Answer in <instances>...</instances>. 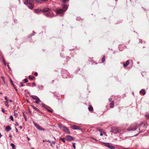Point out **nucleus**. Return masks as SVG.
Instances as JSON below:
<instances>
[{"mask_svg": "<svg viewBox=\"0 0 149 149\" xmlns=\"http://www.w3.org/2000/svg\"><path fill=\"white\" fill-rule=\"evenodd\" d=\"M47 141V142H49V143H51V141H49V140H47V141Z\"/></svg>", "mask_w": 149, "mask_h": 149, "instance_id": "680f3d73", "label": "nucleus"}, {"mask_svg": "<svg viewBox=\"0 0 149 149\" xmlns=\"http://www.w3.org/2000/svg\"><path fill=\"white\" fill-rule=\"evenodd\" d=\"M37 101H35V103H37V104H38L39 103V102H41V100L39 99V100H36Z\"/></svg>", "mask_w": 149, "mask_h": 149, "instance_id": "c756f323", "label": "nucleus"}, {"mask_svg": "<svg viewBox=\"0 0 149 149\" xmlns=\"http://www.w3.org/2000/svg\"><path fill=\"white\" fill-rule=\"evenodd\" d=\"M75 143H72V146L75 149V148L76 146H75Z\"/></svg>", "mask_w": 149, "mask_h": 149, "instance_id": "4c0bfd02", "label": "nucleus"}, {"mask_svg": "<svg viewBox=\"0 0 149 149\" xmlns=\"http://www.w3.org/2000/svg\"><path fill=\"white\" fill-rule=\"evenodd\" d=\"M10 118L12 120V121H14L13 117L11 115L10 116Z\"/></svg>", "mask_w": 149, "mask_h": 149, "instance_id": "7c9ffc66", "label": "nucleus"}, {"mask_svg": "<svg viewBox=\"0 0 149 149\" xmlns=\"http://www.w3.org/2000/svg\"><path fill=\"white\" fill-rule=\"evenodd\" d=\"M36 2L37 3H40L42 1V0H35Z\"/></svg>", "mask_w": 149, "mask_h": 149, "instance_id": "393cba45", "label": "nucleus"}, {"mask_svg": "<svg viewBox=\"0 0 149 149\" xmlns=\"http://www.w3.org/2000/svg\"><path fill=\"white\" fill-rule=\"evenodd\" d=\"M10 82H11V84L13 86H14V84H13V81H12V80L10 79Z\"/></svg>", "mask_w": 149, "mask_h": 149, "instance_id": "f704fd0d", "label": "nucleus"}, {"mask_svg": "<svg viewBox=\"0 0 149 149\" xmlns=\"http://www.w3.org/2000/svg\"><path fill=\"white\" fill-rule=\"evenodd\" d=\"M52 12L51 11H50V12H48V13L45 14V15L48 17H53L54 15H52Z\"/></svg>", "mask_w": 149, "mask_h": 149, "instance_id": "0eeeda50", "label": "nucleus"}, {"mask_svg": "<svg viewBox=\"0 0 149 149\" xmlns=\"http://www.w3.org/2000/svg\"><path fill=\"white\" fill-rule=\"evenodd\" d=\"M88 110L89 111H92L93 110V108L91 106H90L88 107Z\"/></svg>", "mask_w": 149, "mask_h": 149, "instance_id": "6ab92c4d", "label": "nucleus"}, {"mask_svg": "<svg viewBox=\"0 0 149 149\" xmlns=\"http://www.w3.org/2000/svg\"><path fill=\"white\" fill-rule=\"evenodd\" d=\"M7 66H8V68L9 69H10V67H9V65H8Z\"/></svg>", "mask_w": 149, "mask_h": 149, "instance_id": "e2e57ef3", "label": "nucleus"}, {"mask_svg": "<svg viewBox=\"0 0 149 149\" xmlns=\"http://www.w3.org/2000/svg\"><path fill=\"white\" fill-rule=\"evenodd\" d=\"M35 0H30L29 1V2H30L31 3L33 2Z\"/></svg>", "mask_w": 149, "mask_h": 149, "instance_id": "79ce46f5", "label": "nucleus"}, {"mask_svg": "<svg viewBox=\"0 0 149 149\" xmlns=\"http://www.w3.org/2000/svg\"><path fill=\"white\" fill-rule=\"evenodd\" d=\"M17 115V113H15V114H14V116H16Z\"/></svg>", "mask_w": 149, "mask_h": 149, "instance_id": "13d9d810", "label": "nucleus"}, {"mask_svg": "<svg viewBox=\"0 0 149 149\" xmlns=\"http://www.w3.org/2000/svg\"><path fill=\"white\" fill-rule=\"evenodd\" d=\"M129 64V61H126L125 63L123 64V66L124 67H125L128 66Z\"/></svg>", "mask_w": 149, "mask_h": 149, "instance_id": "ddd939ff", "label": "nucleus"}, {"mask_svg": "<svg viewBox=\"0 0 149 149\" xmlns=\"http://www.w3.org/2000/svg\"><path fill=\"white\" fill-rule=\"evenodd\" d=\"M117 130L116 132H115V133H117L118 132H121V131L120 130H118V129H116Z\"/></svg>", "mask_w": 149, "mask_h": 149, "instance_id": "473e14b6", "label": "nucleus"}, {"mask_svg": "<svg viewBox=\"0 0 149 149\" xmlns=\"http://www.w3.org/2000/svg\"><path fill=\"white\" fill-rule=\"evenodd\" d=\"M110 149H115V147L113 146H112V145H110L109 147H108Z\"/></svg>", "mask_w": 149, "mask_h": 149, "instance_id": "412c9836", "label": "nucleus"}, {"mask_svg": "<svg viewBox=\"0 0 149 149\" xmlns=\"http://www.w3.org/2000/svg\"><path fill=\"white\" fill-rule=\"evenodd\" d=\"M60 140L63 141L64 143L65 142V139L64 138H60Z\"/></svg>", "mask_w": 149, "mask_h": 149, "instance_id": "cd10ccee", "label": "nucleus"}, {"mask_svg": "<svg viewBox=\"0 0 149 149\" xmlns=\"http://www.w3.org/2000/svg\"><path fill=\"white\" fill-rule=\"evenodd\" d=\"M1 111L3 113H4L5 112V110L3 108L1 109Z\"/></svg>", "mask_w": 149, "mask_h": 149, "instance_id": "49530a36", "label": "nucleus"}, {"mask_svg": "<svg viewBox=\"0 0 149 149\" xmlns=\"http://www.w3.org/2000/svg\"><path fill=\"white\" fill-rule=\"evenodd\" d=\"M139 93H142L143 95H144L146 94L145 91L144 89H142V90H141Z\"/></svg>", "mask_w": 149, "mask_h": 149, "instance_id": "4468645a", "label": "nucleus"}, {"mask_svg": "<svg viewBox=\"0 0 149 149\" xmlns=\"http://www.w3.org/2000/svg\"><path fill=\"white\" fill-rule=\"evenodd\" d=\"M32 107L36 110L37 111H39L40 110L37 108V107H34L33 106H32Z\"/></svg>", "mask_w": 149, "mask_h": 149, "instance_id": "a211bd4d", "label": "nucleus"}, {"mask_svg": "<svg viewBox=\"0 0 149 149\" xmlns=\"http://www.w3.org/2000/svg\"><path fill=\"white\" fill-rule=\"evenodd\" d=\"M37 86H38V88L39 89H40L42 90L43 89L44 87L42 85H37Z\"/></svg>", "mask_w": 149, "mask_h": 149, "instance_id": "2eb2a0df", "label": "nucleus"}, {"mask_svg": "<svg viewBox=\"0 0 149 149\" xmlns=\"http://www.w3.org/2000/svg\"><path fill=\"white\" fill-rule=\"evenodd\" d=\"M9 137H10V138H11V137H12V135H11V134H10L9 135Z\"/></svg>", "mask_w": 149, "mask_h": 149, "instance_id": "603ef678", "label": "nucleus"}, {"mask_svg": "<svg viewBox=\"0 0 149 149\" xmlns=\"http://www.w3.org/2000/svg\"><path fill=\"white\" fill-rule=\"evenodd\" d=\"M63 131H64L65 133L68 134H70V132L69 130V129L66 127H63Z\"/></svg>", "mask_w": 149, "mask_h": 149, "instance_id": "423d86ee", "label": "nucleus"}, {"mask_svg": "<svg viewBox=\"0 0 149 149\" xmlns=\"http://www.w3.org/2000/svg\"><path fill=\"white\" fill-rule=\"evenodd\" d=\"M48 107L46 108V109L47 110V111L49 112H52L53 110H50L48 109Z\"/></svg>", "mask_w": 149, "mask_h": 149, "instance_id": "bb28decb", "label": "nucleus"}, {"mask_svg": "<svg viewBox=\"0 0 149 149\" xmlns=\"http://www.w3.org/2000/svg\"><path fill=\"white\" fill-rule=\"evenodd\" d=\"M58 127L61 130H63V127H65L61 125L60 124H58Z\"/></svg>", "mask_w": 149, "mask_h": 149, "instance_id": "dca6fc26", "label": "nucleus"}, {"mask_svg": "<svg viewBox=\"0 0 149 149\" xmlns=\"http://www.w3.org/2000/svg\"><path fill=\"white\" fill-rule=\"evenodd\" d=\"M35 13L37 14H39L41 13L42 11L41 10L36 9L35 10Z\"/></svg>", "mask_w": 149, "mask_h": 149, "instance_id": "f8f14e48", "label": "nucleus"}, {"mask_svg": "<svg viewBox=\"0 0 149 149\" xmlns=\"http://www.w3.org/2000/svg\"><path fill=\"white\" fill-rule=\"evenodd\" d=\"M23 86V85L22 82H21V86Z\"/></svg>", "mask_w": 149, "mask_h": 149, "instance_id": "3c124183", "label": "nucleus"}, {"mask_svg": "<svg viewBox=\"0 0 149 149\" xmlns=\"http://www.w3.org/2000/svg\"><path fill=\"white\" fill-rule=\"evenodd\" d=\"M19 128L21 129H22V126H20V127H19Z\"/></svg>", "mask_w": 149, "mask_h": 149, "instance_id": "338daca9", "label": "nucleus"}, {"mask_svg": "<svg viewBox=\"0 0 149 149\" xmlns=\"http://www.w3.org/2000/svg\"><path fill=\"white\" fill-rule=\"evenodd\" d=\"M62 76L63 77V78H65L67 77L66 76H65L64 75H63V73H62Z\"/></svg>", "mask_w": 149, "mask_h": 149, "instance_id": "ea45409f", "label": "nucleus"}, {"mask_svg": "<svg viewBox=\"0 0 149 149\" xmlns=\"http://www.w3.org/2000/svg\"><path fill=\"white\" fill-rule=\"evenodd\" d=\"M51 11L50 9L48 8H45L42 9V12L45 13L47 12H50V11Z\"/></svg>", "mask_w": 149, "mask_h": 149, "instance_id": "39448f33", "label": "nucleus"}, {"mask_svg": "<svg viewBox=\"0 0 149 149\" xmlns=\"http://www.w3.org/2000/svg\"><path fill=\"white\" fill-rule=\"evenodd\" d=\"M139 41H140V42L141 43H142V41L141 40H139Z\"/></svg>", "mask_w": 149, "mask_h": 149, "instance_id": "bf43d9fd", "label": "nucleus"}, {"mask_svg": "<svg viewBox=\"0 0 149 149\" xmlns=\"http://www.w3.org/2000/svg\"><path fill=\"white\" fill-rule=\"evenodd\" d=\"M76 19L77 20H80L81 19V18L80 17H77Z\"/></svg>", "mask_w": 149, "mask_h": 149, "instance_id": "58836bf2", "label": "nucleus"}, {"mask_svg": "<svg viewBox=\"0 0 149 149\" xmlns=\"http://www.w3.org/2000/svg\"><path fill=\"white\" fill-rule=\"evenodd\" d=\"M5 100H6V101H8V98H7V96H5Z\"/></svg>", "mask_w": 149, "mask_h": 149, "instance_id": "c03bdc74", "label": "nucleus"}, {"mask_svg": "<svg viewBox=\"0 0 149 149\" xmlns=\"http://www.w3.org/2000/svg\"><path fill=\"white\" fill-rule=\"evenodd\" d=\"M109 102H111L112 101V99L111 98H110L109 99Z\"/></svg>", "mask_w": 149, "mask_h": 149, "instance_id": "09e8293b", "label": "nucleus"}, {"mask_svg": "<svg viewBox=\"0 0 149 149\" xmlns=\"http://www.w3.org/2000/svg\"><path fill=\"white\" fill-rule=\"evenodd\" d=\"M63 9H56L54 11L58 14L63 15L64 13L67 10L68 6L66 5L63 4L62 5Z\"/></svg>", "mask_w": 149, "mask_h": 149, "instance_id": "f257e3e1", "label": "nucleus"}, {"mask_svg": "<svg viewBox=\"0 0 149 149\" xmlns=\"http://www.w3.org/2000/svg\"><path fill=\"white\" fill-rule=\"evenodd\" d=\"M11 129V128L10 126H8L5 128V131L7 132H9Z\"/></svg>", "mask_w": 149, "mask_h": 149, "instance_id": "9b49d317", "label": "nucleus"}, {"mask_svg": "<svg viewBox=\"0 0 149 149\" xmlns=\"http://www.w3.org/2000/svg\"><path fill=\"white\" fill-rule=\"evenodd\" d=\"M63 2L64 3H66L67 1H69V0H62Z\"/></svg>", "mask_w": 149, "mask_h": 149, "instance_id": "c9c22d12", "label": "nucleus"}, {"mask_svg": "<svg viewBox=\"0 0 149 149\" xmlns=\"http://www.w3.org/2000/svg\"><path fill=\"white\" fill-rule=\"evenodd\" d=\"M29 3V0H26L24 2V3L25 5H28Z\"/></svg>", "mask_w": 149, "mask_h": 149, "instance_id": "4be33fe9", "label": "nucleus"}, {"mask_svg": "<svg viewBox=\"0 0 149 149\" xmlns=\"http://www.w3.org/2000/svg\"><path fill=\"white\" fill-rule=\"evenodd\" d=\"M27 139L28 141H29L30 140V139L29 137H28L27 138Z\"/></svg>", "mask_w": 149, "mask_h": 149, "instance_id": "052dcab7", "label": "nucleus"}, {"mask_svg": "<svg viewBox=\"0 0 149 149\" xmlns=\"http://www.w3.org/2000/svg\"><path fill=\"white\" fill-rule=\"evenodd\" d=\"M138 127V125L136 123H134L131 125L130 127L127 129L128 131H135Z\"/></svg>", "mask_w": 149, "mask_h": 149, "instance_id": "f03ea898", "label": "nucleus"}, {"mask_svg": "<svg viewBox=\"0 0 149 149\" xmlns=\"http://www.w3.org/2000/svg\"><path fill=\"white\" fill-rule=\"evenodd\" d=\"M16 125H19L18 123L17 122H16Z\"/></svg>", "mask_w": 149, "mask_h": 149, "instance_id": "774afa93", "label": "nucleus"}, {"mask_svg": "<svg viewBox=\"0 0 149 149\" xmlns=\"http://www.w3.org/2000/svg\"><path fill=\"white\" fill-rule=\"evenodd\" d=\"M52 143H53L54 144H55V143L56 142H55V141H52Z\"/></svg>", "mask_w": 149, "mask_h": 149, "instance_id": "6e6d98bb", "label": "nucleus"}, {"mask_svg": "<svg viewBox=\"0 0 149 149\" xmlns=\"http://www.w3.org/2000/svg\"><path fill=\"white\" fill-rule=\"evenodd\" d=\"M42 107L43 108H45V109H46V108H47L48 107L46 105H45V104H44L43 103H42Z\"/></svg>", "mask_w": 149, "mask_h": 149, "instance_id": "aec40b11", "label": "nucleus"}, {"mask_svg": "<svg viewBox=\"0 0 149 149\" xmlns=\"http://www.w3.org/2000/svg\"><path fill=\"white\" fill-rule=\"evenodd\" d=\"M98 131H100L101 133L102 132V130L101 129H98Z\"/></svg>", "mask_w": 149, "mask_h": 149, "instance_id": "864d4df0", "label": "nucleus"}, {"mask_svg": "<svg viewBox=\"0 0 149 149\" xmlns=\"http://www.w3.org/2000/svg\"><path fill=\"white\" fill-rule=\"evenodd\" d=\"M1 78L3 81H4V77L2 76L1 77Z\"/></svg>", "mask_w": 149, "mask_h": 149, "instance_id": "a19ab883", "label": "nucleus"}, {"mask_svg": "<svg viewBox=\"0 0 149 149\" xmlns=\"http://www.w3.org/2000/svg\"><path fill=\"white\" fill-rule=\"evenodd\" d=\"M34 75L36 76H37L38 75V73L37 72H36L35 73H34Z\"/></svg>", "mask_w": 149, "mask_h": 149, "instance_id": "a18cd8bd", "label": "nucleus"}, {"mask_svg": "<svg viewBox=\"0 0 149 149\" xmlns=\"http://www.w3.org/2000/svg\"><path fill=\"white\" fill-rule=\"evenodd\" d=\"M123 149H130L129 148H125V147H123Z\"/></svg>", "mask_w": 149, "mask_h": 149, "instance_id": "4d7b16f0", "label": "nucleus"}, {"mask_svg": "<svg viewBox=\"0 0 149 149\" xmlns=\"http://www.w3.org/2000/svg\"><path fill=\"white\" fill-rule=\"evenodd\" d=\"M10 146H11L13 148H14L15 147V145L13 143H12L10 144Z\"/></svg>", "mask_w": 149, "mask_h": 149, "instance_id": "2f4dec72", "label": "nucleus"}, {"mask_svg": "<svg viewBox=\"0 0 149 149\" xmlns=\"http://www.w3.org/2000/svg\"><path fill=\"white\" fill-rule=\"evenodd\" d=\"M5 104L6 106L8 107H9V105L8 104V101H6L5 102Z\"/></svg>", "mask_w": 149, "mask_h": 149, "instance_id": "c85d7f7f", "label": "nucleus"}, {"mask_svg": "<svg viewBox=\"0 0 149 149\" xmlns=\"http://www.w3.org/2000/svg\"><path fill=\"white\" fill-rule=\"evenodd\" d=\"M114 107V102L113 101H112L110 104V107L111 108H113Z\"/></svg>", "mask_w": 149, "mask_h": 149, "instance_id": "f3484780", "label": "nucleus"}, {"mask_svg": "<svg viewBox=\"0 0 149 149\" xmlns=\"http://www.w3.org/2000/svg\"><path fill=\"white\" fill-rule=\"evenodd\" d=\"M28 81V80L26 78H25L24 79V82L25 83H26Z\"/></svg>", "mask_w": 149, "mask_h": 149, "instance_id": "e433bc0d", "label": "nucleus"}, {"mask_svg": "<svg viewBox=\"0 0 149 149\" xmlns=\"http://www.w3.org/2000/svg\"><path fill=\"white\" fill-rule=\"evenodd\" d=\"M103 135V134H102V132L100 134V135L101 136H102Z\"/></svg>", "mask_w": 149, "mask_h": 149, "instance_id": "69168bd1", "label": "nucleus"}, {"mask_svg": "<svg viewBox=\"0 0 149 149\" xmlns=\"http://www.w3.org/2000/svg\"><path fill=\"white\" fill-rule=\"evenodd\" d=\"M105 61V56H104L103 57L102 59V63H104Z\"/></svg>", "mask_w": 149, "mask_h": 149, "instance_id": "a878e982", "label": "nucleus"}, {"mask_svg": "<svg viewBox=\"0 0 149 149\" xmlns=\"http://www.w3.org/2000/svg\"><path fill=\"white\" fill-rule=\"evenodd\" d=\"M104 143L105 144V145H104L105 146H107L108 147H109V146L110 145V144L109 143Z\"/></svg>", "mask_w": 149, "mask_h": 149, "instance_id": "5701e85b", "label": "nucleus"}, {"mask_svg": "<svg viewBox=\"0 0 149 149\" xmlns=\"http://www.w3.org/2000/svg\"><path fill=\"white\" fill-rule=\"evenodd\" d=\"M35 33V32H34V31H33V34L32 35H31L30 36H33L34 35V34Z\"/></svg>", "mask_w": 149, "mask_h": 149, "instance_id": "8fccbe9b", "label": "nucleus"}, {"mask_svg": "<svg viewBox=\"0 0 149 149\" xmlns=\"http://www.w3.org/2000/svg\"><path fill=\"white\" fill-rule=\"evenodd\" d=\"M27 6L30 9H32L33 7V5L30 2H29L27 5Z\"/></svg>", "mask_w": 149, "mask_h": 149, "instance_id": "9d476101", "label": "nucleus"}, {"mask_svg": "<svg viewBox=\"0 0 149 149\" xmlns=\"http://www.w3.org/2000/svg\"><path fill=\"white\" fill-rule=\"evenodd\" d=\"M29 78L31 80H33L34 78L35 77L33 76H29Z\"/></svg>", "mask_w": 149, "mask_h": 149, "instance_id": "b1692460", "label": "nucleus"}, {"mask_svg": "<svg viewBox=\"0 0 149 149\" xmlns=\"http://www.w3.org/2000/svg\"><path fill=\"white\" fill-rule=\"evenodd\" d=\"M2 135H1V133H0V138L2 136Z\"/></svg>", "mask_w": 149, "mask_h": 149, "instance_id": "0e129e2a", "label": "nucleus"}, {"mask_svg": "<svg viewBox=\"0 0 149 149\" xmlns=\"http://www.w3.org/2000/svg\"><path fill=\"white\" fill-rule=\"evenodd\" d=\"M30 97H32L33 99L36 100H39V98L36 95H31Z\"/></svg>", "mask_w": 149, "mask_h": 149, "instance_id": "6e6552de", "label": "nucleus"}, {"mask_svg": "<svg viewBox=\"0 0 149 149\" xmlns=\"http://www.w3.org/2000/svg\"><path fill=\"white\" fill-rule=\"evenodd\" d=\"M32 84L35 86H36V84H35V83L34 82Z\"/></svg>", "mask_w": 149, "mask_h": 149, "instance_id": "de8ad7c7", "label": "nucleus"}, {"mask_svg": "<svg viewBox=\"0 0 149 149\" xmlns=\"http://www.w3.org/2000/svg\"><path fill=\"white\" fill-rule=\"evenodd\" d=\"M139 133H141V132H143V131H140V128H139Z\"/></svg>", "mask_w": 149, "mask_h": 149, "instance_id": "5fc2aeb1", "label": "nucleus"}, {"mask_svg": "<svg viewBox=\"0 0 149 149\" xmlns=\"http://www.w3.org/2000/svg\"><path fill=\"white\" fill-rule=\"evenodd\" d=\"M73 129L74 130H81V129L79 127L76 125H73L72 126Z\"/></svg>", "mask_w": 149, "mask_h": 149, "instance_id": "1a4fd4ad", "label": "nucleus"}, {"mask_svg": "<svg viewBox=\"0 0 149 149\" xmlns=\"http://www.w3.org/2000/svg\"><path fill=\"white\" fill-rule=\"evenodd\" d=\"M2 61L3 63H4L6 62L5 60V59H4L3 58H2Z\"/></svg>", "mask_w": 149, "mask_h": 149, "instance_id": "37998d69", "label": "nucleus"}, {"mask_svg": "<svg viewBox=\"0 0 149 149\" xmlns=\"http://www.w3.org/2000/svg\"><path fill=\"white\" fill-rule=\"evenodd\" d=\"M66 139L68 141H70L73 140L74 138L71 136L68 135L66 136Z\"/></svg>", "mask_w": 149, "mask_h": 149, "instance_id": "20e7f679", "label": "nucleus"}, {"mask_svg": "<svg viewBox=\"0 0 149 149\" xmlns=\"http://www.w3.org/2000/svg\"><path fill=\"white\" fill-rule=\"evenodd\" d=\"M146 117L147 118L149 119V113L146 115Z\"/></svg>", "mask_w": 149, "mask_h": 149, "instance_id": "72a5a7b5", "label": "nucleus"}, {"mask_svg": "<svg viewBox=\"0 0 149 149\" xmlns=\"http://www.w3.org/2000/svg\"><path fill=\"white\" fill-rule=\"evenodd\" d=\"M33 123L34 125V126L39 130L41 131H45V129L41 127L40 126L37 124L36 122H33Z\"/></svg>", "mask_w": 149, "mask_h": 149, "instance_id": "7ed1b4c3", "label": "nucleus"}]
</instances>
